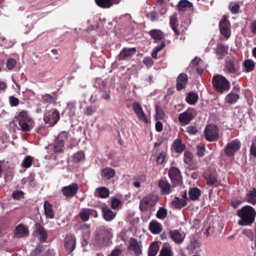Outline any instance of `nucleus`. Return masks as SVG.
I'll use <instances>...</instances> for the list:
<instances>
[{
  "mask_svg": "<svg viewBox=\"0 0 256 256\" xmlns=\"http://www.w3.org/2000/svg\"><path fill=\"white\" fill-rule=\"evenodd\" d=\"M158 256H173V252L170 248L168 246H164Z\"/></svg>",
  "mask_w": 256,
  "mask_h": 256,
  "instance_id": "obj_47",
  "label": "nucleus"
},
{
  "mask_svg": "<svg viewBox=\"0 0 256 256\" xmlns=\"http://www.w3.org/2000/svg\"><path fill=\"white\" fill-rule=\"evenodd\" d=\"M102 215L104 219L107 222H110L116 217V214L112 212L108 206L102 208Z\"/></svg>",
  "mask_w": 256,
  "mask_h": 256,
  "instance_id": "obj_25",
  "label": "nucleus"
},
{
  "mask_svg": "<svg viewBox=\"0 0 256 256\" xmlns=\"http://www.w3.org/2000/svg\"><path fill=\"white\" fill-rule=\"evenodd\" d=\"M44 246L40 244L36 245L34 250L30 254V256H40V254L43 250Z\"/></svg>",
  "mask_w": 256,
  "mask_h": 256,
  "instance_id": "obj_50",
  "label": "nucleus"
},
{
  "mask_svg": "<svg viewBox=\"0 0 256 256\" xmlns=\"http://www.w3.org/2000/svg\"><path fill=\"white\" fill-rule=\"evenodd\" d=\"M149 228L153 234H158L162 230V225L156 220H152L149 224Z\"/></svg>",
  "mask_w": 256,
  "mask_h": 256,
  "instance_id": "obj_24",
  "label": "nucleus"
},
{
  "mask_svg": "<svg viewBox=\"0 0 256 256\" xmlns=\"http://www.w3.org/2000/svg\"><path fill=\"white\" fill-rule=\"evenodd\" d=\"M132 108L140 120L144 123H148V119L139 103L134 102L132 104Z\"/></svg>",
  "mask_w": 256,
  "mask_h": 256,
  "instance_id": "obj_19",
  "label": "nucleus"
},
{
  "mask_svg": "<svg viewBox=\"0 0 256 256\" xmlns=\"http://www.w3.org/2000/svg\"><path fill=\"white\" fill-rule=\"evenodd\" d=\"M142 245L140 242H138L135 238H130L129 242L128 249L130 251H133L134 254L138 256L142 254Z\"/></svg>",
  "mask_w": 256,
  "mask_h": 256,
  "instance_id": "obj_18",
  "label": "nucleus"
},
{
  "mask_svg": "<svg viewBox=\"0 0 256 256\" xmlns=\"http://www.w3.org/2000/svg\"><path fill=\"white\" fill-rule=\"evenodd\" d=\"M188 81V76L184 73L180 74L176 80V89L178 90H181L186 88Z\"/></svg>",
  "mask_w": 256,
  "mask_h": 256,
  "instance_id": "obj_22",
  "label": "nucleus"
},
{
  "mask_svg": "<svg viewBox=\"0 0 256 256\" xmlns=\"http://www.w3.org/2000/svg\"><path fill=\"white\" fill-rule=\"evenodd\" d=\"M36 232L39 234V240L40 242H44L48 238L47 232L40 224H36Z\"/></svg>",
  "mask_w": 256,
  "mask_h": 256,
  "instance_id": "obj_32",
  "label": "nucleus"
},
{
  "mask_svg": "<svg viewBox=\"0 0 256 256\" xmlns=\"http://www.w3.org/2000/svg\"><path fill=\"white\" fill-rule=\"evenodd\" d=\"M205 178L208 185H213L216 182V174L214 172L210 171H207L204 174Z\"/></svg>",
  "mask_w": 256,
  "mask_h": 256,
  "instance_id": "obj_38",
  "label": "nucleus"
},
{
  "mask_svg": "<svg viewBox=\"0 0 256 256\" xmlns=\"http://www.w3.org/2000/svg\"><path fill=\"white\" fill-rule=\"evenodd\" d=\"M78 190V184L76 183H72L68 186H64L62 188V192L66 198H72L77 194Z\"/></svg>",
  "mask_w": 256,
  "mask_h": 256,
  "instance_id": "obj_14",
  "label": "nucleus"
},
{
  "mask_svg": "<svg viewBox=\"0 0 256 256\" xmlns=\"http://www.w3.org/2000/svg\"><path fill=\"white\" fill-rule=\"evenodd\" d=\"M244 66L246 72H249L254 69L255 64L252 60H246L244 62Z\"/></svg>",
  "mask_w": 256,
  "mask_h": 256,
  "instance_id": "obj_45",
  "label": "nucleus"
},
{
  "mask_svg": "<svg viewBox=\"0 0 256 256\" xmlns=\"http://www.w3.org/2000/svg\"><path fill=\"white\" fill-rule=\"evenodd\" d=\"M32 158L31 156H26L24 160H23L22 163V167L25 168H30L32 164Z\"/></svg>",
  "mask_w": 256,
  "mask_h": 256,
  "instance_id": "obj_49",
  "label": "nucleus"
},
{
  "mask_svg": "<svg viewBox=\"0 0 256 256\" xmlns=\"http://www.w3.org/2000/svg\"><path fill=\"white\" fill-rule=\"evenodd\" d=\"M108 82L106 80L97 78L96 80L94 86L100 90L102 98L108 100L110 98V88L107 86Z\"/></svg>",
  "mask_w": 256,
  "mask_h": 256,
  "instance_id": "obj_8",
  "label": "nucleus"
},
{
  "mask_svg": "<svg viewBox=\"0 0 256 256\" xmlns=\"http://www.w3.org/2000/svg\"><path fill=\"white\" fill-rule=\"evenodd\" d=\"M212 83L215 90L221 94L228 91L230 88L229 81L221 74L214 76Z\"/></svg>",
  "mask_w": 256,
  "mask_h": 256,
  "instance_id": "obj_4",
  "label": "nucleus"
},
{
  "mask_svg": "<svg viewBox=\"0 0 256 256\" xmlns=\"http://www.w3.org/2000/svg\"><path fill=\"white\" fill-rule=\"evenodd\" d=\"M167 215V210L164 207H160L156 212V216L160 220H164L166 217Z\"/></svg>",
  "mask_w": 256,
  "mask_h": 256,
  "instance_id": "obj_46",
  "label": "nucleus"
},
{
  "mask_svg": "<svg viewBox=\"0 0 256 256\" xmlns=\"http://www.w3.org/2000/svg\"><path fill=\"white\" fill-rule=\"evenodd\" d=\"M43 16L42 14L38 12L32 13V14H28L24 20V26L22 28L24 33L29 32L34 27V24L38 20Z\"/></svg>",
  "mask_w": 256,
  "mask_h": 256,
  "instance_id": "obj_6",
  "label": "nucleus"
},
{
  "mask_svg": "<svg viewBox=\"0 0 256 256\" xmlns=\"http://www.w3.org/2000/svg\"><path fill=\"white\" fill-rule=\"evenodd\" d=\"M240 96L238 94L233 92H230L227 94L224 99V102L230 104H235L239 99Z\"/></svg>",
  "mask_w": 256,
  "mask_h": 256,
  "instance_id": "obj_33",
  "label": "nucleus"
},
{
  "mask_svg": "<svg viewBox=\"0 0 256 256\" xmlns=\"http://www.w3.org/2000/svg\"><path fill=\"white\" fill-rule=\"evenodd\" d=\"M115 170L110 168H105L101 171V176L102 178L110 180L115 176Z\"/></svg>",
  "mask_w": 256,
  "mask_h": 256,
  "instance_id": "obj_31",
  "label": "nucleus"
},
{
  "mask_svg": "<svg viewBox=\"0 0 256 256\" xmlns=\"http://www.w3.org/2000/svg\"><path fill=\"white\" fill-rule=\"evenodd\" d=\"M243 234H245L251 240H254V244L256 247V238H255V234L250 230H246L243 231Z\"/></svg>",
  "mask_w": 256,
  "mask_h": 256,
  "instance_id": "obj_55",
  "label": "nucleus"
},
{
  "mask_svg": "<svg viewBox=\"0 0 256 256\" xmlns=\"http://www.w3.org/2000/svg\"><path fill=\"white\" fill-rule=\"evenodd\" d=\"M170 26L172 28L173 30L174 31V33L176 35H179L180 34V31L176 28V26L178 25V20H177V18L175 16H170Z\"/></svg>",
  "mask_w": 256,
  "mask_h": 256,
  "instance_id": "obj_48",
  "label": "nucleus"
},
{
  "mask_svg": "<svg viewBox=\"0 0 256 256\" xmlns=\"http://www.w3.org/2000/svg\"><path fill=\"white\" fill-rule=\"evenodd\" d=\"M171 238L177 244H181L184 240L185 236L178 230H172L170 232Z\"/></svg>",
  "mask_w": 256,
  "mask_h": 256,
  "instance_id": "obj_23",
  "label": "nucleus"
},
{
  "mask_svg": "<svg viewBox=\"0 0 256 256\" xmlns=\"http://www.w3.org/2000/svg\"><path fill=\"white\" fill-rule=\"evenodd\" d=\"M201 196V191L198 188H190L188 191L189 200L195 201L199 199Z\"/></svg>",
  "mask_w": 256,
  "mask_h": 256,
  "instance_id": "obj_29",
  "label": "nucleus"
},
{
  "mask_svg": "<svg viewBox=\"0 0 256 256\" xmlns=\"http://www.w3.org/2000/svg\"><path fill=\"white\" fill-rule=\"evenodd\" d=\"M204 136L206 140L214 141L218 138V128L214 124L208 125L204 130Z\"/></svg>",
  "mask_w": 256,
  "mask_h": 256,
  "instance_id": "obj_10",
  "label": "nucleus"
},
{
  "mask_svg": "<svg viewBox=\"0 0 256 256\" xmlns=\"http://www.w3.org/2000/svg\"><path fill=\"white\" fill-rule=\"evenodd\" d=\"M240 142L238 140H233L226 144L224 148L226 154L228 156H232L234 154L240 149Z\"/></svg>",
  "mask_w": 256,
  "mask_h": 256,
  "instance_id": "obj_15",
  "label": "nucleus"
},
{
  "mask_svg": "<svg viewBox=\"0 0 256 256\" xmlns=\"http://www.w3.org/2000/svg\"><path fill=\"white\" fill-rule=\"evenodd\" d=\"M14 120L17 128L22 131H30L34 126L33 120L25 110L18 111Z\"/></svg>",
  "mask_w": 256,
  "mask_h": 256,
  "instance_id": "obj_1",
  "label": "nucleus"
},
{
  "mask_svg": "<svg viewBox=\"0 0 256 256\" xmlns=\"http://www.w3.org/2000/svg\"><path fill=\"white\" fill-rule=\"evenodd\" d=\"M228 48L223 44H218L216 49V54L218 60L222 59L226 55Z\"/></svg>",
  "mask_w": 256,
  "mask_h": 256,
  "instance_id": "obj_30",
  "label": "nucleus"
},
{
  "mask_svg": "<svg viewBox=\"0 0 256 256\" xmlns=\"http://www.w3.org/2000/svg\"><path fill=\"white\" fill-rule=\"evenodd\" d=\"M150 36L156 40H162L164 38L163 33L159 30L154 29L150 32Z\"/></svg>",
  "mask_w": 256,
  "mask_h": 256,
  "instance_id": "obj_41",
  "label": "nucleus"
},
{
  "mask_svg": "<svg viewBox=\"0 0 256 256\" xmlns=\"http://www.w3.org/2000/svg\"><path fill=\"white\" fill-rule=\"evenodd\" d=\"M166 158V152H162L159 154L156 158V162L158 164H162Z\"/></svg>",
  "mask_w": 256,
  "mask_h": 256,
  "instance_id": "obj_59",
  "label": "nucleus"
},
{
  "mask_svg": "<svg viewBox=\"0 0 256 256\" xmlns=\"http://www.w3.org/2000/svg\"><path fill=\"white\" fill-rule=\"evenodd\" d=\"M192 158L193 155L192 153L188 151H186L184 152V160L186 164H190L192 163Z\"/></svg>",
  "mask_w": 256,
  "mask_h": 256,
  "instance_id": "obj_53",
  "label": "nucleus"
},
{
  "mask_svg": "<svg viewBox=\"0 0 256 256\" xmlns=\"http://www.w3.org/2000/svg\"><path fill=\"white\" fill-rule=\"evenodd\" d=\"M156 120H158V119L162 120V119L164 118L165 116L164 113L163 112L162 108L160 106L156 105Z\"/></svg>",
  "mask_w": 256,
  "mask_h": 256,
  "instance_id": "obj_52",
  "label": "nucleus"
},
{
  "mask_svg": "<svg viewBox=\"0 0 256 256\" xmlns=\"http://www.w3.org/2000/svg\"><path fill=\"white\" fill-rule=\"evenodd\" d=\"M84 158V154L82 151H80L74 154L73 156L74 160L76 162H78L83 160Z\"/></svg>",
  "mask_w": 256,
  "mask_h": 256,
  "instance_id": "obj_56",
  "label": "nucleus"
},
{
  "mask_svg": "<svg viewBox=\"0 0 256 256\" xmlns=\"http://www.w3.org/2000/svg\"><path fill=\"white\" fill-rule=\"evenodd\" d=\"M44 214L47 218H52L54 217V212L52 208V206L48 202L44 203Z\"/></svg>",
  "mask_w": 256,
  "mask_h": 256,
  "instance_id": "obj_36",
  "label": "nucleus"
},
{
  "mask_svg": "<svg viewBox=\"0 0 256 256\" xmlns=\"http://www.w3.org/2000/svg\"><path fill=\"white\" fill-rule=\"evenodd\" d=\"M220 32L226 39L230 36V23L226 18H223L219 24Z\"/></svg>",
  "mask_w": 256,
  "mask_h": 256,
  "instance_id": "obj_16",
  "label": "nucleus"
},
{
  "mask_svg": "<svg viewBox=\"0 0 256 256\" xmlns=\"http://www.w3.org/2000/svg\"><path fill=\"white\" fill-rule=\"evenodd\" d=\"M136 48H124L120 51L118 56V60H124L131 58L136 52Z\"/></svg>",
  "mask_w": 256,
  "mask_h": 256,
  "instance_id": "obj_17",
  "label": "nucleus"
},
{
  "mask_svg": "<svg viewBox=\"0 0 256 256\" xmlns=\"http://www.w3.org/2000/svg\"><path fill=\"white\" fill-rule=\"evenodd\" d=\"M121 204V201L118 198H113L111 202V206L113 209H116Z\"/></svg>",
  "mask_w": 256,
  "mask_h": 256,
  "instance_id": "obj_63",
  "label": "nucleus"
},
{
  "mask_svg": "<svg viewBox=\"0 0 256 256\" xmlns=\"http://www.w3.org/2000/svg\"><path fill=\"white\" fill-rule=\"evenodd\" d=\"M78 216L82 222H87L90 217L97 218L98 214L97 211L94 209L83 208L80 212Z\"/></svg>",
  "mask_w": 256,
  "mask_h": 256,
  "instance_id": "obj_13",
  "label": "nucleus"
},
{
  "mask_svg": "<svg viewBox=\"0 0 256 256\" xmlns=\"http://www.w3.org/2000/svg\"><path fill=\"white\" fill-rule=\"evenodd\" d=\"M42 100L46 103H50L54 102L56 100L54 94H45L42 96Z\"/></svg>",
  "mask_w": 256,
  "mask_h": 256,
  "instance_id": "obj_54",
  "label": "nucleus"
},
{
  "mask_svg": "<svg viewBox=\"0 0 256 256\" xmlns=\"http://www.w3.org/2000/svg\"><path fill=\"white\" fill-rule=\"evenodd\" d=\"M237 215L240 218L238 221L240 226L250 225L254 220L256 212L250 206H246L237 210Z\"/></svg>",
  "mask_w": 256,
  "mask_h": 256,
  "instance_id": "obj_2",
  "label": "nucleus"
},
{
  "mask_svg": "<svg viewBox=\"0 0 256 256\" xmlns=\"http://www.w3.org/2000/svg\"><path fill=\"white\" fill-rule=\"evenodd\" d=\"M194 110L193 108H188L179 114L178 120L182 126L187 125L194 118Z\"/></svg>",
  "mask_w": 256,
  "mask_h": 256,
  "instance_id": "obj_11",
  "label": "nucleus"
},
{
  "mask_svg": "<svg viewBox=\"0 0 256 256\" xmlns=\"http://www.w3.org/2000/svg\"><path fill=\"white\" fill-rule=\"evenodd\" d=\"M158 200L156 196L153 194L146 196L142 198L140 202V209L142 212H148L156 205Z\"/></svg>",
  "mask_w": 256,
  "mask_h": 256,
  "instance_id": "obj_7",
  "label": "nucleus"
},
{
  "mask_svg": "<svg viewBox=\"0 0 256 256\" xmlns=\"http://www.w3.org/2000/svg\"><path fill=\"white\" fill-rule=\"evenodd\" d=\"M111 229L105 227H101L96 234L94 243L98 248H102L106 246L108 240L112 238Z\"/></svg>",
  "mask_w": 256,
  "mask_h": 256,
  "instance_id": "obj_5",
  "label": "nucleus"
},
{
  "mask_svg": "<svg viewBox=\"0 0 256 256\" xmlns=\"http://www.w3.org/2000/svg\"><path fill=\"white\" fill-rule=\"evenodd\" d=\"M109 194L108 189L105 187H100L96 189V195L100 198H106L108 196Z\"/></svg>",
  "mask_w": 256,
  "mask_h": 256,
  "instance_id": "obj_35",
  "label": "nucleus"
},
{
  "mask_svg": "<svg viewBox=\"0 0 256 256\" xmlns=\"http://www.w3.org/2000/svg\"><path fill=\"white\" fill-rule=\"evenodd\" d=\"M122 250L120 248H116L113 250L109 256H119L122 252Z\"/></svg>",
  "mask_w": 256,
  "mask_h": 256,
  "instance_id": "obj_64",
  "label": "nucleus"
},
{
  "mask_svg": "<svg viewBox=\"0 0 256 256\" xmlns=\"http://www.w3.org/2000/svg\"><path fill=\"white\" fill-rule=\"evenodd\" d=\"M68 132L62 131L57 136L54 143L48 146V148L52 152L50 155L46 156V158L50 159L53 156L54 154L62 151L64 147V142L68 138Z\"/></svg>",
  "mask_w": 256,
  "mask_h": 256,
  "instance_id": "obj_3",
  "label": "nucleus"
},
{
  "mask_svg": "<svg viewBox=\"0 0 256 256\" xmlns=\"http://www.w3.org/2000/svg\"><path fill=\"white\" fill-rule=\"evenodd\" d=\"M76 238L74 236L68 235L66 236L64 245L66 250L71 252L76 248Z\"/></svg>",
  "mask_w": 256,
  "mask_h": 256,
  "instance_id": "obj_21",
  "label": "nucleus"
},
{
  "mask_svg": "<svg viewBox=\"0 0 256 256\" xmlns=\"http://www.w3.org/2000/svg\"><path fill=\"white\" fill-rule=\"evenodd\" d=\"M143 62L148 67H151L154 64V61L150 57H145L144 58Z\"/></svg>",
  "mask_w": 256,
  "mask_h": 256,
  "instance_id": "obj_61",
  "label": "nucleus"
},
{
  "mask_svg": "<svg viewBox=\"0 0 256 256\" xmlns=\"http://www.w3.org/2000/svg\"><path fill=\"white\" fill-rule=\"evenodd\" d=\"M186 132L190 134H196L198 132V130L196 126H190L186 128Z\"/></svg>",
  "mask_w": 256,
  "mask_h": 256,
  "instance_id": "obj_62",
  "label": "nucleus"
},
{
  "mask_svg": "<svg viewBox=\"0 0 256 256\" xmlns=\"http://www.w3.org/2000/svg\"><path fill=\"white\" fill-rule=\"evenodd\" d=\"M96 4L103 8H110L114 3H116V0H95Z\"/></svg>",
  "mask_w": 256,
  "mask_h": 256,
  "instance_id": "obj_34",
  "label": "nucleus"
},
{
  "mask_svg": "<svg viewBox=\"0 0 256 256\" xmlns=\"http://www.w3.org/2000/svg\"><path fill=\"white\" fill-rule=\"evenodd\" d=\"M165 46V42H162L159 46H156L153 50L152 53V56L156 59L157 58V54L158 52L162 50Z\"/></svg>",
  "mask_w": 256,
  "mask_h": 256,
  "instance_id": "obj_51",
  "label": "nucleus"
},
{
  "mask_svg": "<svg viewBox=\"0 0 256 256\" xmlns=\"http://www.w3.org/2000/svg\"><path fill=\"white\" fill-rule=\"evenodd\" d=\"M158 186L161 190L162 194L164 195H168L172 192L173 188L176 187L173 186L165 180H160L158 182Z\"/></svg>",
  "mask_w": 256,
  "mask_h": 256,
  "instance_id": "obj_20",
  "label": "nucleus"
},
{
  "mask_svg": "<svg viewBox=\"0 0 256 256\" xmlns=\"http://www.w3.org/2000/svg\"><path fill=\"white\" fill-rule=\"evenodd\" d=\"M198 100V96L196 93L190 92L188 94L186 101L190 104H195Z\"/></svg>",
  "mask_w": 256,
  "mask_h": 256,
  "instance_id": "obj_39",
  "label": "nucleus"
},
{
  "mask_svg": "<svg viewBox=\"0 0 256 256\" xmlns=\"http://www.w3.org/2000/svg\"><path fill=\"white\" fill-rule=\"evenodd\" d=\"M160 244L158 241L153 242L149 246L148 251V256H156L160 250Z\"/></svg>",
  "mask_w": 256,
  "mask_h": 256,
  "instance_id": "obj_28",
  "label": "nucleus"
},
{
  "mask_svg": "<svg viewBox=\"0 0 256 256\" xmlns=\"http://www.w3.org/2000/svg\"><path fill=\"white\" fill-rule=\"evenodd\" d=\"M16 61L13 58H9L6 62V67L9 70H12L16 64Z\"/></svg>",
  "mask_w": 256,
  "mask_h": 256,
  "instance_id": "obj_60",
  "label": "nucleus"
},
{
  "mask_svg": "<svg viewBox=\"0 0 256 256\" xmlns=\"http://www.w3.org/2000/svg\"><path fill=\"white\" fill-rule=\"evenodd\" d=\"M168 176L173 186H178L182 184V177L180 170L176 167L172 166L168 171Z\"/></svg>",
  "mask_w": 256,
  "mask_h": 256,
  "instance_id": "obj_9",
  "label": "nucleus"
},
{
  "mask_svg": "<svg viewBox=\"0 0 256 256\" xmlns=\"http://www.w3.org/2000/svg\"><path fill=\"white\" fill-rule=\"evenodd\" d=\"M205 146L202 145L198 146L196 147V154L198 156L202 157L204 155Z\"/></svg>",
  "mask_w": 256,
  "mask_h": 256,
  "instance_id": "obj_58",
  "label": "nucleus"
},
{
  "mask_svg": "<svg viewBox=\"0 0 256 256\" xmlns=\"http://www.w3.org/2000/svg\"><path fill=\"white\" fill-rule=\"evenodd\" d=\"M246 200L248 202L252 204L256 203V189L253 188L249 191L246 194Z\"/></svg>",
  "mask_w": 256,
  "mask_h": 256,
  "instance_id": "obj_44",
  "label": "nucleus"
},
{
  "mask_svg": "<svg viewBox=\"0 0 256 256\" xmlns=\"http://www.w3.org/2000/svg\"><path fill=\"white\" fill-rule=\"evenodd\" d=\"M24 193L21 190H16L12 192V196L14 200H18L24 198Z\"/></svg>",
  "mask_w": 256,
  "mask_h": 256,
  "instance_id": "obj_57",
  "label": "nucleus"
},
{
  "mask_svg": "<svg viewBox=\"0 0 256 256\" xmlns=\"http://www.w3.org/2000/svg\"><path fill=\"white\" fill-rule=\"evenodd\" d=\"M172 206L175 208L180 209L188 204L187 202L184 199L176 196L171 202Z\"/></svg>",
  "mask_w": 256,
  "mask_h": 256,
  "instance_id": "obj_26",
  "label": "nucleus"
},
{
  "mask_svg": "<svg viewBox=\"0 0 256 256\" xmlns=\"http://www.w3.org/2000/svg\"><path fill=\"white\" fill-rule=\"evenodd\" d=\"M60 114L56 109H52L47 112L44 117V121L49 124L50 126H54L59 120Z\"/></svg>",
  "mask_w": 256,
  "mask_h": 256,
  "instance_id": "obj_12",
  "label": "nucleus"
},
{
  "mask_svg": "<svg viewBox=\"0 0 256 256\" xmlns=\"http://www.w3.org/2000/svg\"><path fill=\"white\" fill-rule=\"evenodd\" d=\"M76 101L72 100L67 104V108L66 110V112L68 114L70 118H72L76 114Z\"/></svg>",
  "mask_w": 256,
  "mask_h": 256,
  "instance_id": "obj_27",
  "label": "nucleus"
},
{
  "mask_svg": "<svg viewBox=\"0 0 256 256\" xmlns=\"http://www.w3.org/2000/svg\"><path fill=\"white\" fill-rule=\"evenodd\" d=\"M192 6V4L188 0H181L179 2L178 8L180 10L185 11L187 8Z\"/></svg>",
  "mask_w": 256,
  "mask_h": 256,
  "instance_id": "obj_42",
  "label": "nucleus"
},
{
  "mask_svg": "<svg viewBox=\"0 0 256 256\" xmlns=\"http://www.w3.org/2000/svg\"><path fill=\"white\" fill-rule=\"evenodd\" d=\"M174 149L177 152H182L184 151L185 149V145L182 143V142L180 139H176L174 142Z\"/></svg>",
  "mask_w": 256,
  "mask_h": 256,
  "instance_id": "obj_40",
  "label": "nucleus"
},
{
  "mask_svg": "<svg viewBox=\"0 0 256 256\" xmlns=\"http://www.w3.org/2000/svg\"><path fill=\"white\" fill-rule=\"evenodd\" d=\"M224 70L230 74H234L236 72L237 68L233 60H230L226 62Z\"/></svg>",
  "mask_w": 256,
  "mask_h": 256,
  "instance_id": "obj_37",
  "label": "nucleus"
},
{
  "mask_svg": "<svg viewBox=\"0 0 256 256\" xmlns=\"http://www.w3.org/2000/svg\"><path fill=\"white\" fill-rule=\"evenodd\" d=\"M28 232V229L23 225L19 224L16 228L15 234H18L19 236H18V237L24 236Z\"/></svg>",
  "mask_w": 256,
  "mask_h": 256,
  "instance_id": "obj_43",
  "label": "nucleus"
}]
</instances>
